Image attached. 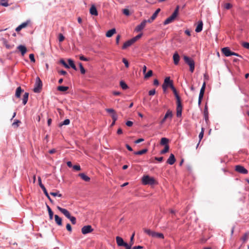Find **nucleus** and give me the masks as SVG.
<instances>
[{
	"label": "nucleus",
	"instance_id": "2",
	"mask_svg": "<svg viewBox=\"0 0 249 249\" xmlns=\"http://www.w3.org/2000/svg\"><path fill=\"white\" fill-rule=\"evenodd\" d=\"M142 183L144 185H154L157 184L156 180L154 178L148 175L144 176L142 179Z\"/></svg>",
	"mask_w": 249,
	"mask_h": 249
},
{
	"label": "nucleus",
	"instance_id": "49",
	"mask_svg": "<svg viewBox=\"0 0 249 249\" xmlns=\"http://www.w3.org/2000/svg\"><path fill=\"white\" fill-rule=\"evenodd\" d=\"M60 62L66 68L69 69L70 68L69 65L63 59H61Z\"/></svg>",
	"mask_w": 249,
	"mask_h": 249
},
{
	"label": "nucleus",
	"instance_id": "48",
	"mask_svg": "<svg viewBox=\"0 0 249 249\" xmlns=\"http://www.w3.org/2000/svg\"><path fill=\"white\" fill-rule=\"evenodd\" d=\"M134 236H135V232H134L131 237H130V242H129V244L131 245H133V244H134Z\"/></svg>",
	"mask_w": 249,
	"mask_h": 249
},
{
	"label": "nucleus",
	"instance_id": "35",
	"mask_svg": "<svg viewBox=\"0 0 249 249\" xmlns=\"http://www.w3.org/2000/svg\"><path fill=\"white\" fill-rule=\"evenodd\" d=\"M57 90L60 91H66L69 89V87L67 86H58L57 87Z\"/></svg>",
	"mask_w": 249,
	"mask_h": 249
},
{
	"label": "nucleus",
	"instance_id": "31",
	"mask_svg": "<svg viewBox=\"0 0 249 249\" xmlns=\"http://www.w3.org/2000/svg\"><path fill=\"white\" fill-rule=\"evenodd\" d=\"M175 19L173 18L171 16L168 18L163 22L164 25L168 24L171 22H172Z\"/></svg>",
	"mask_w": 249,
	"mask_h": 249
},
{
	"label": "nucleus",
	"instance_id": "9",
	"mask_svg": "<svg viewBox=\"0 0 249 249\" xmlns=\"http://www.w3.org/2000/svg\"><path fill=\"white\" fill-rule=\"evenodd\" d=\"M172 117H173V114H172V111H171L170 110H168L167 111L164 117L160 121V124H163L165 122V121L168 119L171 120Z\"/></svg>",
	"mask_w": 249,
	"mask_h": 249
},
{
	"label": "nucleus",
	"instance_id": "43",
	"mask_svg": "<svg viewBox=\"0 0 249 249\" xmlns=\"http://www.w3.org/2000/svg\"><path fill=\"white\" fill-rule=\"evenodd\" d=\"M20 123V121L18 120H15L14 122L12 124V126L15 127H18L19 124Z\"/></svg>",
	"mask_w": 249,
	"mask_h": 249
},
{
	"label": "nucleus",
	"instance_id": "44",
	"mask_svg": "<svg viewBox=\"0 0 249 249\" xmlns=\"http://www.w3.org/2000/svg\"><path fill=\"white\" fill-rule=\"evenodd\" d=\"M79 68H80V69L81 73L82 74H85V72H86V71H85L84 67L83 66L82 63H79Z\"/></svg>",
	"mask_w": 249,
	"mask_h": 249
},
{
	"label": "nucleus",
	"instance_id": "13",
	"mask_svg": "<svg viewBox=\"0 0 249 249\" xmlns=\"http://www.w3.org/2000/svg\"><path fill=\"white\" fill-rule=\"evenodd\" d=\"M17 49L19 50V51L21 53V55L22 56H24V54L26 53L27 52V48L26 47L24 46V45H19L18 47H17Z\"/></svg>",
	"mask_w": 249,
	"mask_h": 249
},
{
	"label": "nucleus",
	"instance_id": "10",
	"mask_svg": "<svg viewBox=\"0 0 249 249\" xmlns=\"http://www.w3.org/2000/svg\"><path fill=\"white\" fill-rule=\"evenodd\" d=\"M93 229L90 225L84 226L81 229V232L83 234L90 233L93 231Z\"/></svg>",
	"mask_w": 249,
	"mask_h": 249
},
{
	"label": "nucleus",
	"instance_id": "54",
	"mask_svg": "<svg viewBox=\"0 0 249 249\" xmlns=\"http://www.w3.org/2000/svg\"><path fill=\"white\" fill-rule=\"evenodd\" d=\"M58 39L60 42H62L65 39V37L62 34H59L58 35Z\"/></svg>",
	"mask_w": 249,
	"mask_h": 249
},
{
	"label": "nucleus",
	"instance_id": "46",
	"mask_svg": "<svg viewBox=\"0 0 249 249\" xmlns=\"http://www.w3.org/2000/svg\"><path fill=\"white\" fill-rule=\"evenodd\" d=\"M50 194L52 195L53 196H58V197H62V195L61 194L59 193V192H51L50 193Z\"/></svg>",
	"mask_w": 249,
	"mask_h": 249
},
{
	"label": "nucleus",
	"instance_id": "30",
	"mask_svg": "<svg viewBox=\"0 0 249 249\" xmlns=\"http://www.w3.org/2000/svg\"><path fill=\"white\" fill-rule=\"evenodd\" d=\"M152 237H156V238L163 239L164 235L161 233L156 232L154 231Z\"/></svg>",
	"mask_w": 249,
	"mask_h": 249
},
{
	"label": "nucleus",
	"instance_id": "33",
	"mask_svg": "<svg viewBox=\"0 0 249 249\" xmlns=\"http://www.w3.org/2000/svg\"><path fill=\"white\" fill-rule=\"evenodd\" d=\"M169 142V140L166 138H162L160 140V144L162 145H168L167 143Z\"/></svg>",
	"mask_w": 249,
	"mask_h": 249
},
{
	"label": "nucleus",
	"instance_id": "63",
	"mask_svg": "<svg viewBox=\"0 0 249 249\" xmlns=\"http://www.w3.org/2000/svg\"><path fill=\"white\" fill-rule=\"evenodd\" d=\"M243 46L246 49H249V43H248V42L243 43Z\"/></svg>",
	"mask_w": 249,
	"mask_h": 249
},
{
	"label": "nucleus",
	"instance_id": "1",
	"mask_svg": "<svg viewBox=\"0 0 249 249\" xmlns=\"http://www.w3.org/2000/svg\"><path fill=\"white\" fill-rule=\"evenodd\" d=\"M57 209L61 212L67 218L69 219L72 224H75L76 223V218L71 216L70 212L66 209L62 208L59 206H57Z\"/></svg>",
	"mask_w": 249,
	"mask_h": 249
},
{
	"label": "nucleus",
	"instance_id": "3",
	"mask_svg": "<svg viewBox=\"0 0 249 249\" xmlns=\"http://www.w3.org/2000/svg\"><path fill=\"white\" fill-rule=\"evenodd\" d=\"M183 59L185 62L189 66L190 71L193 72L195 70V62L193 59L186 55L183 56Z\"/></svg>",
	"mask_w": 249,
	"mask_h": 249
},
{
	"label": "nucleus",
	"instance_id": "12",
	"mask_svg": "<svg viewBox=\"0 0 249 249\" xmlns=\"http://www.w3.org/2000/svg\"><path fill=\"white\" fill-rule=\"evenodd\" d=\"M221 52L226 56H231V53H232L229 47H225L222 48Z\"/></svg>",
	"mask_w": 249,
	"mask_h": 249
},
{
	"label": "nucleus",
	"instance_id": "51",
	"mask_svg": "<svg viewBox=\"0 0 249 249\" xmlns=\"http://www.w3.org/2000/svg\"><path fill=\"white\" fill-rule=\"evenodd\" d=\"M142 35V34H140L136 36L135 37L132 38V39L134 40V42H135L137 40L140 39Z\"/></svg>",
	"mask_w": 249,
	"mask_h": 249
},
{
	"label": "nucleus",
	"instance_id": "45",
	"mask_svg": "<svg viewBox=\"0 0 249 249\" xmlns=\"http://www.w3.org/2000/svg\"><path fill=\"white\" fill-rule=\"evenodd\" d=\"M153 71L152 70H149L146 74H145L144 78H148L152 75Z\"/></svg>",
	"mask_w": 249,
	"mask_h": 249
},
{
	"label": "nucleus",
	"instance_id": "53",
	"mask_svg": "<svg viewBox=\"0 0 249 249\" xmlns=\"http://www.w3.org/2000/svg\"><path fill=\"white\" fill-rule=\"evenodd\" d=\"M204 116L205 120L207 121L208 120V112L207 110V108L206 107L205 108Z\"/></svg>",
	"mask_w": 249,
	"mask_h": 249
},
{
	"label": "nucleus",
	"instance_id": "6",
	"mask_svg": "<svg viewBox=\"0 0 249 249\" xmlns=\"http://www.w3.org/2000/svg\"><path fill=\"white\" fill-rule=\"evenodd\" d=\"M38 183H39V186L41 187V188L42 189L44 194L45 195V196L47 197V198L49 199V200L50 201V202L51 203H53V200L51 199V198L50 197L48 193L47 192V191L46 189V188L45 187V186L42 184V182H41V178L40 177H39L38 178Z\"/></svg>",
	"mask_w": 249,
	"mask_h": 249
},
{
	"label": "nucleus",
	"instance_id": "7",
	"mask_svg": "<svg viewBox=\"0 0 249 249\" xmlns=\"http://www.w3.org/2000/svg\"><path fill=\"white\" fill-rule=\"evenodd\" d=\"M235 170L239 173L242 174H247L248 170L242 165H237L235 167Z\"/></svg>",
	"mask_w": 249,
	"mask_h": 249
},
{
	"label": "nucleus",
	"instance_id": "47",
	"mask_svg": "<svg viewBox=\"0 0 249 249\" xmlns=\"http://www.w3.org/2000/svg\"><path fill=\"white\" fill-rule=\"evenodd\" d=\"M70 123V121L69 119H65L61 124H60V126H62V125H68Z\"/></svg>",
	"mask_w": 249,
	"mask_h": 249
},
{
	"label": "nucleus",
	"instance_id": "42",
	"mask_svg": "<svg viewBox=\"0 0 249 249\" xmlns=\"http://www.w3.org/2000/svg\"><path fill=\"white\" fill-rule=\"evenodd\" d=\"M223 7L225 9L229 10L232 7V5L230 3H226L223 4Z\"/></svg>",
	"mask_w": 249,
	"mask_h": 249
},
{
	"label": "nucleus",
	"instance_id": "11",
	"mask_svg": "<svg viewBox=\"0 0 249 249\" xmlns=\"http://www.w3.org/2000/svg\"><path fill=\"white\" fill-rule=\"evenodd\" d=\"M146 23H147L146 20H143L140 25H138L136 27V28L135 29V31L139 32L142 31L145 27Z\"/></svg>",
	"mask_w": 249,
	"mask_h": 249
},
{
	"label": "nucleus",
	"instance_id": "21",
	"mask_svg": "<svg viewBox=\"0 0 249 249\" xmlns=\"http://www.w3.org/2000/svg\"><path fill=\"white\" fill-rule=\"evenodd\" d=\"M170 88L172 90V91L176 97L177 101L180 100H181L179 96L178 95V94L177 92V91L176 89H175V88L174 87V85L173 86H171V87Z\"/></svg>",
	"mask_w": 249,
	"mask_h": 249
},
{
	"label": "nucleus",
	"instance_id": "40",
	"mask_svg": "<svg viewBox=\"0 0 249 249\" xmlns=\"http://www.w3.org/2000/svg\"><path fill=\"white\" fill-rule=\"evenodd\" d=\"M169 145H165L164 149L160 151V154H164L167 153L169 151Z\"/></svg>",
	"mask_w": 249,
	"mask_h": 249
},
{
	"label": "nucleus",
	"instance_id": "34",
	"mask_svg": "<svg viewBox=\"0 0 249 249\" xmlns=\"http://www.w3.org/2000/svg\"><path fill=\"white\" fill-rule=\"evenodd\" d=\"M68 61L69 64L70 65L69 66L71 67L74 70L76 71L77 68H76L73 61L71 59H69Z\"/></svg>",
	"mask_w": 249,
	"mask_h": 249
},
{
	"label": "nucleus",
	"instance_id": "5",
	"mask_svg": "<svg viewBox=\"0 0 249 249\" xmlns=\"http://www.w3.org/2000/svg\"><path fill=\"white\" fill-rule=\"evenodd\" d=\"M173 86V81L170 80L169 77H166L162 86L164 91H165L168 87L171 88Z\"/></svg>",
	"mask_w": 249,
	"mask_h": 249
},
{
	"label": "nucleus",
	"instance_id": "26",
	"mask_svg": "<svg viewBox=\"0 0 249 249\" xmlns=\"http://www.w3.org/2000/svg\"><path fill=\"white\" fill-rule=\"evenodd\" d=\"M78 176L85 181H89L90 180V178L84 173H80Z\"/></svg>",
	"mask_w": 249,
	"mask_h": 249
},
{
	"label": "nucleus",
	"instance_id": "36",
	"mask_svg": "<svg viewBox=\"0 0 249 249\" xmlns=\"http://www.w3.org/2000/svg\"><path fill=\"white\" fill-rule=\"evenodd\" d=\"M147 151H148V150L147 149H142V150H140V151H139L137 152H135L134 154L135 155H142V154L146 153L147 152Z\"/></svg>",
	"mask_w": 249,
	"mask_h": 249
},
{
	"label": "nucleus",
	"instance_id": "59",
	"mask_svg": "<svg viewBox=\"0 0 249 249\" xmlns=\"http://www.w3.org/2000/svg\"><path fill=\"white\" fill-rule=\"evenodd\" d=\"M29 58L31 60V61L33 62H35V59L34 57V55L33 53H31L29 55Z\"/></svg>",
	"mask_w": 249,
	"mask_h": 249
},
{
	"label": "nucleus",
	"instance_id": "60",
	"mask_svg": "<svg viewBox=\"0 0 249 249\" xmlns=\"http://www.w3.org/2000/svg\"><path fill=\"white\" fill-rule=\"evenodd\" d=\"M28 22H23L22 24H21L20 25V26H21V28L23 29V28L26 27L28 25Z\"/></svg>",
	"mask_w": 249,
	"mask_h": 249
},
{
	"label": "nucleus",
	"instance_id": "58",
	"mask_svg": "<svg viewBox=\"0 0 249 249\" xmlns=\"http://www.w3.org/2000/svg\"><path fill=\"white\" fill-rule=\"evenodd\" d=\"M123 13L126 16H129L130 15L129 11L127 9H124L123 10Z\"/></svg>",
	"mask_w": 249,
	"mask_h": 249
},
{
	"label": "nucleus",
	"instance_id": "25",
	"mask_svg": "<svg viewBox=\"0 0 249 249\" xmlns=\"http://www.w3.org/2000/svg\"><path fill=\"white\" fill-rule=\"evenodd\" d=\"M28 97H29V93L28 92H25L23 98H22V103L24 105H26L28 100Z\"/></svg>",
	"mask_w": 249,
	"mask_h": 249
},
{
	"label": "nucleus",
	"instance_id": "39",
	"mask_svg": "<svg viewBox=\"0 0 249 249\" xmlns=\"http://www.w3.org/2000/svg\"><path fill=\"white\" fill-rule=\"evenodd\" d=\"M120 85L123 89H126L128 88L127 85L123 81L120 82Z\"/></svg>",
	"mask_w": 249,
	"mask_h": 249
},
{
	"label": "nucleus",
	"instance_id": "38",
	"mask_svg": "<svg viewBox=\"0 0 249 249\" xmlns=\"http://www.w3.org/2000/svg\"><path fill=\"white\" fill-rule=\"evenodd\" d=\"M160 8H158L156 10V11L154 12V13L151 16L152 19H155L157 18V17L158 14L159 13V12H160Z\"/></svg>",
	"mask_w": 249,
	"mask_h": 249
},
{
	"label": "nucleus",
	"instance_id": "57",
	"mask_svg": "<svg viewBox=\"0 0 249 249\" xmlns=\"http://www.w3.org/2000/svg\"><path fill=\"white\" fill-rule=\"evenodd\" d=\"M73 169L76 171H80L81 170V167L79 165H75L72 166Z\"/></svg>",
	"mask_w": 249,
	"mask_h": 249
},
{
	"label": "nucleus",
	"instance_id": "61",
	"mask_svg": "<svg viewBox=\"0 0 249 249\" xmlns=\"http://www.w3.org/2000/svg\"><path fill=\"white\" fill-rule=\"evenodd\" d=\"M79 59L81 60L85 61H88L89 60L88 58L84 57V56H83V55H80V57H79Z\"/></svg>",
	"mask_w": 249,
	"mask_h": 249
},
{
	"label": "nucleus",
	"instance_id": "16",
	"mask_svg": "<svg viewBox=\"0 0 249 249\" xmlns=\"http://www.w3.org/2000/svg\"><path fill=\"white\" fill-rule=\"evenodd\" d=\"M176 159L175 156L173 154H171L167 160V163L170 165H173Z\"/></svg>",
	"mask_w": 249,
	"mask_h": 249
},
{
	"label": "nucleus",
	"instance_id": "18",
	"mask_svg": "<svg viewBox=\"0 0 249 249\" xmlns=\"http://www.w3.org/2000/svg\"><path fill=\"white\" fill-rule=\"evenodd\" d=\"M116 240L117 244L119 246H124V245L126 243L124 241L123 238L119 236H117Z\"/></svg>",
	"mask_w": 249,
	"mask_h": 249
},
{
	"label": "nucleus",
	"instance_id": "19",
	"mask_svg": "<svg viewBox=\"0 0 249 249\" xmlns=\"http://www.w3.org/2000/svg\"><path fill=\"white\" fill-rule=\"evenodd\" d=\"M89 13L91 15L97 16L98 15V12L96 8L94 5H92L89 9Z\"/></svg>",
	"mask_w": 249,
	"mask_h": 249
},
{
	"label": "nucleus",
	"instance_id": "64",
	"mask_svg": "<svg viewBox=\"0 0 249 249\" xmlns=\"http://www.w3.org/2000/svg\"><path fill=\"white\" fill-rule=\"evenodd\" d=\"M124 246L125 247V249H131L132 245L130 244L128 245L127 243H126Z\"/></svg>",
	"mask_w": 249,
	"mask_h": 249
},
{
	"label": "nucleus",
	"instance_id": "23",
	"mask_svg": "<svg viewBox=\"0 0 249 249\" xmlns=\"http://www.w3.org/2000/svg\"><path fill=\"white\" fill-rule=\"evenodd\" d=\"M54 219L56 223L59 226H62V219L58 215H54Z\"/></svg>",
	"mask_w": 249,
	"mask_h": 249
},
{
	"label": "nucleus",
	"instance_id": "8",
	"mask_svg": "<svg viewBox=\"0 0 249 249\" xmlns=\"http://www.w3.org/2000/svg\"><path fill=\"white\" fill-rule=\"evenodd\" d=\"M177 116L178 117H181L182 114V106L181 100L177 101Z\"/></svg>",
	"mask_w": 249,
	"mask_h": 249
},
{
	"label": "nucleus",
	"instance_id": "22",
	"mask_svg": "<svg viewBox=\"0 0 249 249\" xmlns=\"http://www.w3.org/2000/svg\"><path fill=\"white\" fill-rule=\"evenodd\" d=\"M23 91V90H22L20 87H18L16 89V93H15V96L17 98H19L20 97L21 93Z\"/></svg>",
	"mask_w": 249,
	"mask_h": 249
},
{
	"label": "nucleus",
	"instance_id": "56",
	"mask_svg": "<svg viewBox=\"0 0 249 249\" xmlns=\"http://www.w3.org/2000/svg\"><path fill=\"white\" fill-rule=\"evenodd\" d=\"M111 118L114 122H116L117 120V115L116 114H113L111 115Z\"/></svg>",
	"mask_w": 249,
	"mask_h": 249
},
{
	"label": "nucleus",
	"instance_id": "29",
	"mask_svg": "<svg viewBox=\"0 0 249 249\" xmlns=\"http://www.w3.org/2000/svg\"><path fill=\"white\" fill-rule=\"evenodd\" d=\"M178 10H179V6H177L176 8V9L175 10L174 12H173V13L171 16L175 19L177 18L178 15Z\"/></svg>",
	"mask_w": 249,
	"mask_h": 249
},
{
	"label": "nucleus",
	"instance_id": "50",
	"mask_svg": "<svg viewBox=\"0 0 249 249\" xmlns=\"http://www.w3.org/2000/svg\"><path fill=\"white\" fill-rule=\"evenodd\" d=\"M204 95V93L202 92H199V97H198V103L199 105L201 104V100L203 98Z\"/></svg>",
	"mask_w": 249,
	"mask_h": 249
},
{
	"label": "nucleus",
	"instance_id": "15",
	"mask_svg": "<svg viewBox=\"0 0 249 249\" xmlns=\"http://www.w3.org/2000/svg\"><path fill=\"white\" fill-rule=\"evenodd\" d=\"M173 58L174 63L175 65H178L179 60H180V57L177 52H176L174 54Z\"/></svg>",
	"mask_w": 249,
	"mask_h": 249
},
{
	"label": "nucleus",
	"instance_id": "27",
	"mask_svg": "<svg viewBox=\"0 0 249 249\" xmlns=\"http://www.w3.org/2000/svg\"><path fill=\"white\" fill-rule=\"evenodd\" d=\"M143 230L144 232L145 233H146L147 234H148L149 236L153 237L154 231H153L150 229H145V228L143 229Z\"/></svg>",
	"mask_w": 249,
	"mask_h": 249
},
{
	"label": "nucleus",
	"instance_id": "17",
	"mask_svg": "<svg viewBox=\"0 0 249 249\" xmlns=\"http://www.w3.org/2000/svg\"><path fill=\"white\" fill-rule=\"evenodd\" d=\"M203 23L202 21H199L198 24L196 28L195 31L196 33L200 32L202 30Z\"/></svg>",
	"mask_w": 249,
	"mask_h": 249
},
{
	"label": "nucleus",
	"instance_id": "24",
	"mask_svg": "<svg viewBox=\"0 0 249 249\" xmlns=\"http://www.w3.org/2000/svg\"><path fill=\"white\" fill-rule=\"evenodd\" d=\"M28 97H29V93L28 92H25L23 98H22V103L24 105H26L28 100Z\"/></svg>",
	"mask_w": 249,
	"mask_h": 249
},
{
	"label": "nucleus",
	"instance_id": "4",
	"mask_svg": "<svg viewBox=\"0 0 249 249\" xmlns=\"http://www.w3.org/2000/svg\"><path fill=\"white\" fill-rule=\"evenodd\" d=\"M42 87V83L39 77H37L36 79V83L35 84L34 91L36 93H39L40 92Z\"/></svg>",
	"mask_w": 249,
	"mask_h": 249
},
{
	"label": "nucleus",
	"instance_id": "32",
	"mask_svg": "<svg viewBox=\"0 0 249 249\" xmlns=\"http://www.w3.org/2000/svg\"><path fill=\"white\" fill-rule=\"evenodd\" d=\"M47 210L48 211L50 219L52 220L53 218V212L52 211V210H51L50 207L48 205H47Z\"/></svg>",
	"mask_w": 249,
	"mask_h": 249
},
{
	"label": "nucleus",
	"instance_id": "52",
	"mask_svg": "<svg viewBox=\"0 0 249 249\" xmlns=\"http://www.w3.org/2000/svg\"><path fill=\"white\" fill-rule=\"evenodd\" d=\"M106 110L108 113H111L112 114H116L115 112V111L112 108H107V109H106Z\"/></svg>",
	"mask_w": 249,
	"mask_h": 249
},
{
	"label": "nucleus",
	"instance_id": "14",
	"mask_svg": "<svg viewBox=\"0 0 249 249\" xmlns=\"http://www.w3.org/2000/svg\"><path fill=\"white\" fill-rule=\"evenodd\" d=\"M134 43H135L134 40L132 39V38H131V39H130L124 43V44L122 47V49H125L127 47L132 45Z\"/></svg>",
	"mask_w": 249,
	"mask_h": 249
},
{
	"label": "nucleus",
	"instance_id": "20",
	"mask_svg": "<svg viewBox=\"0 0 249 249\" xmlns=\"http://www.w3.org/2000/svg\"><path fill=\"white\" fill-rule=\"evenodd\" d=\"M116 32V29L115 28H113L111 30H108L106 33V36L107 37H111L114 34H115Z\"/></svg>",
	"mask_w": 249,
	"mask_h": 249
},
{
	"label": "nucleus",
	"instance_id": "28",
	"mask_svg": "<svg viewBox=\"0 0 249 249\" xmlns=\"http://www.w3.org/2000/svg\"><path fill=\"white\" fill-rule=\"evenodd\" d=\"M204 132V128L203 127H202L201 131V132L199 133V136H198L199 140L198 143H197V144L196 145V148L198 146V145H199L201 140H202V139L203 137Z\"/></svg>",
	"mask_w": 249,
	"mask_h": 249
},
{
	"label": "nucleus",
	"instance_id": "62",
	"mask_svg": "<svg viewBox=\"0 0 249 249\" xmlns=\"http://www.w3.org/2000/svg\"><path fill=\"white\" fill-rule=\"evenodd\" d=\"M66 229H67V230L68 231H69L70 232H71V231H72L71 227V225L69 223L67 224V225H66Z\"/></svg>",
	"mask_w": 249,
	"mask_h": 249
},
{
	"label": "nucleus",
	"instance_id": "37",
	"mask_svg": "<svg viewBox=\"0 0 249 249\" xmlns=\"http://www.w3.org/2000/svg\"><path fill=\"white\" fill-rule=\"evenodd\" d=\"M3 44L5 45V47L7 49H12L13 48L14 45H10L8 44V42L6 39H3Z\"/></svg>",
	"mask_w": 249,
	"mask_h": 249
},
{
	"label": "nucleus",
	"instance_id": "41",
	"mask_svg": "<svg viewBox=\"0 0 249 249\" xmlns=\"http://www.w3.org/2000/svg\"><path fill=\"white\" fill-rule=\"evenodd\" d=\"M0 5L5 7L9 5L7 0H0Z\"/></svg>",
	"mask_w": 249,
	"mask_h": 249
},
{
	"label": "nucleus",
	"instance_id": "55",
	"mask_svg": "<svg viewBox=\"0 0 249 249\" xmlns=\"http://www.w3.org/2000/svg\"><path fill=\"white\" fill-rule=\"evenodd\" d=\"M123 62L126 68H128V67H129V63H128V61L125 58H123Z\"/></svg>",
	"mask_w": 249,
	"mask_h": 249
}]
</instances>
